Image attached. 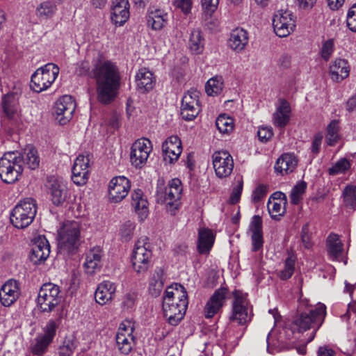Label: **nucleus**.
I'll list each match as a JSON object with an SVG mask.
<instances>
[{
    "instance_id": "obj_50",
    "label": "nucleus",
    "mask_w": 356,
    "mask_h": 356,
    "mask_svg": "<svg viewBox=\"0 0 356 356\" xmlns=\"http://www.w3.org/2000/svg\"><path fill=\"white\" fill-rule=\"evenodd\" d=\"M343 202L346 207L350 209H356V187L353 186H346L343 191Z\"/></svg>"
},
{
    "instance_id": "obj_31",
    "label": "nucleus",
    "mask_w": 356,
    "mask_h": 356,
    "mask_svg": "<svg viewBox=\"0 0 356 356\" xmlns=\"http://www.w3.org/2000/svg\"><path fill=\"white\" fill-rule=\"evenodd\" d=\"M116 291V286L114 283L110 281H104L100 283L95 293L96 302L104 305L113 299Z\"/></svg>"
},
{
    "instance_id": "obj_10",
    "label": "nucleus",
    "mask_w": 356,
    "mask_h": 356,
    "mask_svg": "<svg viewBox=\"0 0 356 356\" xmlns=\"http://www.w3.org/2000/svg\"><path fill=\"white\" fill-rule=\"evenodd\" d=\"M233 294L234 300L229 321L241 325H246L252 318V314L248 308L249 301L247 299V294L240 291H234Z\"/></svg>"
},
{
    "instance_id": "obj_54",
    "label": "nucleus",
    "mask_w": 356,
    "mask_h": 356,
    "mask_svg": "<svg viewBox=\"0 0 356 356\" xmlns=\"http://www.w3.org/2000/svg\"><path fill=\"white\" fill-rule=\"evenodd\" d=\"M199 96H200V92L191 89L188 90L183 97L182 101H181V105H200L199 104Z\"/></svg>"
},
{
    "instance_id": "obj_30",
    "label": "nucleus",
    "mask_w": 356,
    "mask_h": 356,
    "mask_svg": "<svg viewBox=\"0 0 356 356\" xmlns=\"http://www.w3.org/2000/svg\"><path fill=\"white\" fill-rule=\"evenodd\" d=\"M291 106L284 99H280V104L277 106L273 115V121L275 127L283 128L290 120Z\"/></svg>"
},
{
    "instance_id": "obj_16",
    "label": "nucleus",
    "mask_w": 356,
    "mask_h": 356,
    "mask_svg": "<svg viewBox=\"0 0 356 356\" xmlns=\"http://www.w3.org/2000/svg\"><path fill=\"white\" fill-rule=\"evenodd\" d=\"M76 104L70 95H64L59 98L54 107V115L60 124H67L72 118Z\"/></svg>"
},
{
    "instance_id": "obj_43",
    "label": "nucleus",
    "mask_w": 356,
    "mask_h": 356,
    "mask_svg": "<svg viewBox=\"0 0 356 356\" xmlns=\"http://www.w3.org/2000/svg\"><path fill=\"white\" fill-rule=\"evenodd\" d=\"M223 89V79L222 76H214L206 83L205 90L208 95L215 96L220 94Z\"/></svg>"
},
{
    "instance_id": "obj_17",
    "label": "nucleus",
    "mask_w": 356,
    "mask_h": 356,
    "mask_svg": "<svg viewBox=\"0 0 356 356\" xmlns=\"http://www.w3.org/2000/svg\"><path fill=\"white\" fill-rule=\"evenodd\" d=\"M212 159L213 168L218 177L225 178L231 175L234 168V161L228 152H216L212 156Z\"/></svg>"
},
{
    "instance_id": "obj_25",
    "label": "nucleus",
    "mask_w": 356,
    "mask_h": 356,
    "mask_svg": "<svg viewBox=\"0 0 356 356\" xmlns=\"http://www.w3.org/2000/svg\"><path fill=\"white\" fill-rule=\"evenodd\" d=\"M298 160L293 153H284L277 160L275 170L281 175L292 172L298 165Z\"/></svg>"
},
{
    "instance_id": "obj_53",
    "label": "nucleus",
    "mask_w": 356,
    "mask_h": 356,
    "mask_svg": "<svg viewBox=\"0 0 356 356\" xmlns=\"http://www.w3.org/2000/svg\"><path fill=\"white\" fill-rule=\"evenodd\" d=\"M350 166L348 161L345 158H341L332 168H329L328 172L330 175H337L344 173L350 168Z\"/></svg>"
},
{
    "instance_id": "obj_41",
    "label": "nucleus",
    "mask_w": 356,
    "mask_h": 356,
    "mask_svg": "<svg viewBox=\"0 0 356 356\" xmlns=\"http://www.w3.org/2000/svg\"><path fill=\"white\" fill-rule=\"evenodd\" d=\"M57 10L55 3L51 1H45L40 3L35 10L37 17L41 20L51 18Z\"/></svg>"
},
{
    "instance_id": "obj_3",
    "label": "nucleus",
    "mask_w": 356,
    "mask_h": 356,
    "mask_svg": "<svg viewBox=\"0 0 356 356\" xmlns=\"http://www.w3.org/2000/svg\"><path fill=\"white\" fill-rule=\"evenodd\" d=\"M82 224L79 220H67L58 231V247L63 254H75L81 244Z\"/></svg>"
},
{
    "instance_id": "obj_27",
    "label": "nucleus",
    "mask_w": 356,
    "mask_h": 356,
    "mask_svg": "<svg viewBox=\"0 0 356 356\" xmlns=\"http://www.w3.org/2000/svg\"><path fill=\"white\" fill-rule=\"evenodd\" d=\"M102 250L99 247H95L86 254L83 266L88 275H92L102 267Z\"/></svg>"
},
{
    "instance_id": "obj_45",
    "label": "nucleus",
    "mask_w": 356,
    "mask_h": 356,
    "mask_svg": "<svg viewBox=\"0 0 356 356\" xmlns=\"http://www.w3.org/2000/svg\"><path fill=\"white\" fill-rule=\"evenodd\" d=\"M339 131V122L337 120H332L327 128L325 140L328 145L334 146L339 141L340 138Z\"/></svg>"
},
{
    "instance_id": "obj_21",
    "label": "nucleus",
    "mask_w": 356,
    "mask_h": 356,
    "mask_svg": "<svg viewBox=\"0 0 356 356\" xmlns=\"http://www.w3.org/2000/svg\"><path fill=\"white\" fill-rule=\"evenodd\" d=\"M181 152V142L177 136H171L163 143L162 153L165 163L171 164L177 161Z\"/></svg>"
},
{
    "instance_id": "obj_49",
    "label": "nucleus",
    "mask_w": 356,
    "mask_h": 356,
    "mask_svg": "<svg viewBox=\"0 0 356 356\" xmlns=\"http://www.w3.org/2000/svg\"><path fill=\"white\" fill-rule=\"evenodd\" d=\"M307 188L305 181H300L291 190L290 194L291 202L293 204H298L302 199Z\"/></svg>"
},
{
    "instance_id": "obj_47",
    "label": "nucleus",
    "mask_w": 356,
    "mask_h": 356,
    "mask_svg": "<svg viewBox=\"0 0 356 356\" xmlns=\"http://www.w3.org/2000/svg\"><path fill=\"white\" fill-rule=\"evenodd\" d=\"M216 125L220 133L228 134L234 129V120L225 114L220 115L216 119Z\"/></svg>"
},
{
    "instance_id": "obj_46",
    "label": "nucleus",
    "mask_w": 356,
    "mask_h": 356,
    "mask_svg": "<svg viewBox=\"0 0 356 356\" xmlns=\"http://www.w3.org/2000/svg\"><path fill=\"white\" fill-rule=\"evenodd\" d=\"M286 202L280 200L279 202L271 200L268 202L267 207L271 218L275 220H279L280 217L285 213L284 204Z\"/></svg>"
},
{
    "instance_id": "obj_14",
    "label": "nucleus",
    "mask_w": 356,
    "mask_h": 356,
    "mask_svg": "<svg viewBox=\"0 0 356 356\" xmlns=\"http://www.w3.org/2000/svg\"><path fill=\"white\" fill-rule=\"evenodd\" d=\"M152 150L149 140L142 138L136 140L131 148L130 160L131 165L136 168H143Z\"/></svg>"
},
{
    "instance_id": "obj_11",
    "label": "nucleus",
    "mask_w": 356,
    "mask_h": 356,
    "mask_svg": "<svg viewBox=\"0 0 356 356\" xmlns=\"http://www.w3.org/2000/svg\"><path fill=\"white\" fill-rule=\"evenodd\" d=\"M59 286L51 282L44 284L38 293L37 302L40 311L50 312L60 302Z\"/></svg>"
},
{
    "instance_id": "obj_38",
    "label": "nucleus",
    "mask_w": 356,
    "mask_h": 356,
    "mask_svg": "<svg viewBox=\"0 0 356 356\" xmlns=\"http://www.w3.org/2000/svg\"><path fill=\"white\" fill-rule=\"evenodd\" d=\"M188 47L192 53L195 54H201L204 48V38L200 29L191 31L188 39Z\"/></svg>"
},
{
    "instance_id": "obj_56",
    "label": "nucleus",
    "mask_w": 356,
    "mask_h": 356,
    "mask_svg": "<svg viewBox=\"0 0 356 356\" xmlns=\"http://www.w3.org/2000/svg\"><path fill=\"white\" fill-rule=\"evenodd\" d=\"M137 299V293L135 292H129L124 295L122 305L124 309H131L134 308Z\"/></svg>"
},
{
    "instance_id": "obj_19",
    "label": "nucleus",
    "mask_w": 356,
    "mask_h": 356,
    "mask_svg": "<svg viewBox=\"0 0 356 356\" xmlns=\"http://www.w3.org/2000/svg\"><path fill=\"white\" fill-rule=\"evenodd\" d=\"M50 245L44 236H39L35 238L29 254V259L35 265L43 263L49 257Z\"/></svg>"
},
{
    "instance_id": "obj_5",
    "label": "nucleus",
    "mask_w": 356,
    "mask_h": 356,
    "mask_svg": "<svg viewBox=\"0 0 356 356\" xmlns=\"http://www.w3.org/2000/svg\"><path fill=\"white\" fill-rule=\"evenodd\" d=\"M182 192L181 182L179 179H172L167 186H159L156 190V201L165 204L168 211L174 215L179 206Z\"/></svg>"
},
{
    "instance_id": "obj_6",
    "label": "nucleus",
    "mask_w": 356,
    "mask_h": 356,
    "mask_svg": "<svg viewBox=\"0 0 356 356\" xmlns=\"http://www.w3.org/2000/svg\"><path fill=\"white\" fill-rule=\"evenodd\" d=\"M19 152H8L0 159V177L7 184H13L19 180L23 172Z\"/></svg>"
},
{
    "instance_id": "obj_35",
    "label": "nucleus",
    "mask_w": 356,
    "mask_h": 356,
    "mask_svg": "<svg viewBox=\"0 0 356 356\" xmlns=\"http://www.w3.org/2000/svg\"><path fill=\"white\" fill-rule=\"evenodd\" d=\"M148 202L147 199L144 197L143 192L141 189H136L131 194V205L135 209V211L138 214L141 220L147 216Z\"/></svg>"
},
{
    "instance_id": "obj_12",
    "label": "nucleus",
    "mask_w": 356,
    "mask_h": 356,
    "mask_svg": "<svg viewBox=\"0 0 356 356\" xmlns=\"http://www.w3.org/2000/svg\"><path fill=\"white\" fill-rule=\"evenodd\" d=\"M3 117L13 127H18L22 123L21 109L18 97L15 93H8L1 99Z\"/></svg>"
},
{
    "instance_id": "obj_1",
    "label": "nucleus",
    "mask_w": 356,
    "mask_h": 356,
    "mask_svg": "<svg viewBox=\"0 0 356 356\" xmlns=\"http://www.w3.org/2000/svg\"><path fill=\"white\" fill-rule=\"evenodd\" d=\"M96 81L97 100L105 105L116 98L120 86V74L115 64L109 60L99 61L92 70Z\"/></svg>"
},
{
    "instance_id": "obj_32",
    "label": "nucleus",
    "mask_w": 356,
    "mask_h": 356,
    "mask_svg": "<svg viewBox=\"0 0 356 356\" xmlns=\"http://www.w3.org/2000/svg\"><path fill=\"white\" fill-rule=\"evenodd\" d=\"M326 248L331 260H339L342 257L343 244L338 234L331 233L328 235L326 239Z\"/></svg>"
},
{
    "instance_id": "obj_34",
    "label": "nucleus",
    "mask_w": 356,
    "mask_h": 356,
    "mask_svg": "<svg viewBox=\"0 0 356 356\" xmlns=\"http://www.w3.org/2000/svg\"><path fill=\"white\" fill-rule=\"evenodd\" d=\"M19 158L22 159L23 169L25 166L31 170H35L39 167L40 157L38 150L32 147L27 146L22 152H19Z\"/></svg>"
},
{
    "instance_id": "obj_36",
    "label": "nucleus",
    "mask_w": 356,
    "mask_h": 356,
    "mask_svg": "<svg viewBox=\"0 0 356 356\" xmlns=\"http://www.w3.org/2000/svg\"><path fill=\"white\" fill-rule=\"evenodd\" d=\"M215 236L210 229L201 228L198 233V251L201 254H207L211 249L214 243Z\"/></svg>"
},
{
    "instance_id": "obj_18",
    "label": "nucleus",
    "mask_w": 356,
    "mask_h": 356,
    "mask_svg": "<svg viewBox=\"0 0 356 356\" xmlns=\"http://www.w3.org/2000/svg\"><path fill=\"white\" fill-rule=\"evenodd\" d=\"M131 188L130 181L124 176L113 178L108 186L110 199L114 202H120L125 198Z\"/></svg>"
},
{
    "instance_id": "obj_20",
    "label": "nucleus",
    "mask_w": 356,
    "mask_h": 356,
    "mask_svg": "<svg viewBox=\"0 0 356 356\" xmlns=\"http://www.w3.org/2000/svg\"><path fill=\"white\" fill-rule=\"evenodd\" d=\"M89 156L79 155L74 161L72 169V180L78 185H84L88 179L89 175Z\"/></svg>"
},
{
    "instance_id": "obj_13",
    "label": "nucleus",
    "mask_w": 356,
    "mask_h": 356,
    "mask_svg": "<svg viewBox=\"0 0 356 356\" xmlns=\"http://www.w3.org/2000/svg\"><path fill=\"white\" fill-rule=\"evenodd\" d=\"M273 26L275 34L280 37H286L296 26V17L288 9L277 10L273 18Z\"/></svg>"
},
{
    "instance_id": "obj_57",
    "label": "nucleus",
    "mask_w": 356,
    "mask_h": 356,
    "mask_svg": "<svg viewBox=\"0 0 356 356\" xmlns=\"http://www.w3.org/2000/svg\"><path fill=\"white\" fill-rule=\"evenodd\" d=\"M347 26L353 32H356V3L351 6L347 14Z\"/></svg>"
},
{
    "instance_id": "obj_28",
    "label": "nucleus",
    "mask_w": 356,
    "mask_h": 356,
    "mask_svg": "<svg viewBox=\"0 0 356 356\" xmlns=\"http://www.w3.org/2000/svg\"><path fill=\"white\" fill-rule=\"evenodd\" d=\"M248 41V33L243 29L236 28L230 33L228 45L232 50L240 53L245 49Z\"/></svg>"
},
{
    "instance_id": "obj_62",
    "label": "nucleus",
    "mask_w": 356,
    "mask_h": 356,
    "mask_svg": "<svg viewBox=\"0 0 356 356\" xmlns=\"http://www.w3.org/2000/svg\"><path fill=\"white\" fill-rule=\"evenodd\" d=\"M301 239L305 248L309 249L312 247V243L310 241V236L309 234V225L307 224L304 225L302 227Z\"/></svg>"
},
{
    "instance_id": "obj_29",
    "label": "nucleus",
    "mask_w": 356,
    "mask_h": 356,
    "mask_svg": "<svg viewBox=\"0 0 356 356\" xmlns=\"http://www.w3.org/2000/svg\"><path fill=\"white\" fill-rule=\"evenodd\" d=\"M252 232V250L257 252L262 248L264 244L262 219L259 216H254L250 227Z\"/></svg>"
},
{
    "instance_id": "obj_51",
    "label": "nucleus",
    "mask_w": 356,
    "mask_h": 356,
    "mask_svg": "<svg viewBox=\"0 0 356 356\" xmlns=\"http://www.w3.org/2000/svg\"><path fill=\"white\" fill-rule=\"evenodd\" d=\"M200 111V105H181V115L183 119L187 121H191L194 120Z\"/></svg>"
},
{
    "instance_id": "obj_44",
    "label": "nucleus",
    "mask_w": 356,
    "mask_h": 356,
    "mask_svg": "<svg viewBox=\"0 0 356 356\" xmlns=\"http://www.w3.org/2000/svg\"><path fill=\"white\" fill-rule=\"evenodd\" d=\"M51 190V200L55 205H59L65 202L66 198V191L64 185L58 182L52 184Z\"/></svg>"
},
{
    "instance_id": "obj_37",
    "label": "nucleus",
    "mask_w": 356,
    "mask_h": 356,
    "mask_svg": "<svg viewBox=\"0 0 356 356\" xmlns=\"http://www.w3.org/2000/svg\"><path fill=\"white\" fill-rule=\"evenodd\" d=\"M331 78L334 81H341L348 77L349 74V67L344 59H336L330 67Z\"/></svg>"
},
{
    "instance_id": "obj_48",
    "label": "nucleus",
    "mask_w": 356,
    "mask_h": 356,
    "mask_svg": "<svg viewBox=\"0 0 356 356\" xmlns=\"http://www.w3.org/2000/svg\"><path fill=\"white\" fill-rule=\"evenodd\" d=\"M296 259L293 255H290L286 259L284 268L278 273V276L281 280H286L293 275L295 270Z\"/></svg>"
},
{
    "instance_id": "obj_22",
    "label": "nucleus",
    "mask_w": 356,
    "mask_h": 356,
    "mask_svg": "<svg viewBox=\"0 0 356 356\" xmlns=\"http://www.w3.org/2000/svg\"><path fill=\"white\" fill-rule=\"evenodd\" d=\"M227 289L221 287L215 291L204 307V316L207 318L214 316L222 307L226 300Z\"/></svg>"
},
{
    "instance_id": "obj_42",
    "label": "nucleus",
    "mask_w": 356,
    "mask_h": 356,
    "mask_svg": "<svg viewBox=\"0 0 356 356\" xmlns=\"http://www.w3.org/2000/svg\"><path fill=\"white\" fill-rule=\"evenodd\" d=\"M51 343L39 334L32 341L29 350L33 355L42 356L47 352Z\"/></svg>"
},
{
    "instance_id": "obj_39",
    "label": "nucleus",
    "mask_w": 356,
    "mask_h": 356,
    "mask_svg": "<svg viewBox=\"0 0 356 356\" xmlns=\"http://www.w3.org/2000/svg\"><path fill=\"white\" fill-rule=\"evenodd\" d=\"M163 270L161 268H156L150 279L149 284V293L154 297L158 296L163 288Z\"/></svg>"
},
{
    "instance_id": "obj_40",
    "label": "nucleus",
    "mask_w": 356,
    "mask_h": 356,
    "mask_svg": "<svg viewBox=\"0 0 356 356\" xmlns=\"http://www.w3.org/2000/svg\"><path fill=\"white\" fill-rule=\"evenodd\" d=\"M201 2L204 12V20L207 22L205 26L210 29H213L217 26V22L211 19V15L216 10L219 0H202Z\"/></svg>"
},
{
    "instance_id": "obj_4",
    "label": "nucleus",
    "mask_w": 356,
    "mask_h": 356,
    "mask_svg": "<svg viewBox=\"0 0 356 356\" xmlns=\"http://www.w3.org/2000/svg\"><path fill=\"white\" fill-rule=\"evenodd\" d=\"M37 213L36 201L27 197L19 201L10 213V222L17 229H24L33 221Z\"/></svg>"
},
{
    "instance_id": "obj_61",
    "label": "nucleus",
    "mask_w": 356,
    "mask_h": 356,
    "mask_svg": "<svg viewBox=\"0 0 356 356\" xmlns=\"http://www.w3.org/2000/svg\"><path fill=\"white\" fill-rule=\"evenodd\" d=\"M243 190V181H238V184L236 186H235L232 192L230 195L229 202L230 204H236L241 197V193Z\"/></svg>"
},
{
    "instance_id": "obj_24",
    "label": "nucleus",
    "mask_w": 356,
    "mask_h": 356,
    "mask_svg": "<svg viewBox=\"0 0 356 356\" xmlns=\"http://www.w3.org/2000/svg\"><path fill=\"white\" fill-rule=\"evenodd\" d=\"M129 17V3L128 0H115L113 3L111 20L119 26L123 25Z\"/></svg>"
},
{
    "instance_id": "obj_63",
    "label": "nucleus",
    "mask_w": 356,
    "mask_h": 356,
    "mask_svg": "<svg viewBox=\"0 0 356 356\" xmlns=\"http://www.w3.org/2000/svg\"><path fill=\"white\" fill-rule=\"evenodd\" d=\"M266 193H267L266 186L263 184L259 185L255 188V190L253 191V193L252 195V200L255 202L259 201L266 195Z\"/></svg>"
},
{
    "instance_id": "obj_60",
    "label": "nucleus",
    "mask_w": 356,
    "mask_h": 356,
    "mask_svg": "<svg viewBox=\"0 0 356 356\" xmlns=\"http://www.w3.org/2000/svg\"><path fill=\"white\" fill-rule=\"evenodd\" d=\"M334 51V42L332 40H328L323 44L321 49L322 58L327 60Z\"/></svg>"
},
{
    "instance_id": "obj_7",
    "label": "nucleus",
    "mask_w": 356,
    "mask_h": 356,
    "mask_svg": "<svg viewBox=\"0 0 356 356\" xmlns=\"http://www.w3.org/2000/svg\"><path fill=\"white\" fill-rule=\"evenodd\" d=\"M325 315V306L324 305H319L314 309H310L309 312H302L298 314L293 320V325L300 332H305L310 328L315 329L312 337L308 341V342H310L314 338L316 330L322 325Z\"/></svg>"
},
{
    "instance_id": "obj_2",
    "label": "nucleus",
    "mask_w": 356,
    "mask_h": 356,
    "mask_svg": "<svg viewBox=\"0 0 356 356\" xmlns=\"http://www.w3.org/2000/svg\"><path fill=\"white\" fill-rule=\"evenodd\" d=\"M188 296L185 288L176 284L165 291L163 300V315L169 324L177 325L184 318L188 307Z\"/></svg>"
},
{
    "instance_id": "obj_23",
    "label": "nucleus",
    "mask_w": 356,
    "mask_h": 356,
    "mask_svg": "<svg viewBox=\"0 0 356 356\" xmlns=\"http://www.w3.org/2000/svg\"><path fill=\"white\" fill-rule=\"evenodd\" d=\"M20 295L19 283L15 280H8L1 288L0 301L5 307L13 304Z\"/></svg>"
},
{
    "instance_id": "obj_26",
    "label": "nucleus",
    "mask_w": 356,
    "mask_h": 356,
    "mask_svg": "<svg viewBox=\"0 0 356 356\" xmlns=\"http://www.w3.org/2000/svg\"><path fill=\"white\" fill-rule=\"evenodd\" d=\"M147 24L154 31L161 30L168 22V15L165 10L152 8L147 11Z\"/></svg>"
},
{
    "instance_id": "obj_64",
    "label": "nucleus",
    "mask_w": 356,
    "mask_h": 356,
    "mask_svg": "<svg viewBox=\"0 0 356 356\" xmlns=\"http://www.w3.org/2000/svg\"><path fill=\"white\" fill-rule=\"evenodd\" d=\"M175 4L176 7L180 8L185 14H188L191 12L192 7L191 0H176Z\"/></svg>"
},
{
    "instance_id": "obj_59",
    "label": "nucleus",
    "mask_w": 356,
    "mask_h": 356,
    "mask_svg": "<svg viewBox=\"0 0 356 356\" xmlns=\"http://www.w3.org/2000/svg\"><path fill=\"white\" fill-rule=\"evenodd\" d=\"M76 348L74 343L72 340H65L63 346L59 348L60 356H71Z\"/></svg>"
},
{
    "instance_id": "obj_55",
    "label": "nucleus",
    "mask_w": 356,
    "mask_h": 356,
    "mask_svg": "<svg viewBox=\"0 0 356 356\" xmlns=\"http://www.w3.org/2000/svg\"><path fill=\"white\" fill-rule=\"evenodd\" d=\"M134 227V224L129 220L122 225L120 229V235L123 241H128L131 238Z\"/></svg>"
},
{
    "instance_id": "obj_8",
    "label": "nucleus",
    "mask_w": 356,
    "mask_h": 356,
    "mask_svg": "<svg viewBox=\"0 0 356 356\" xmlns=\"http://www.w3.org/2000/svg\"><path fill=\"white\" fill-rule=\"evenodd\" d=\"M152 251L151 244L147 237L140 238L135 244L131 262L135 272L143 274L149 268L152 263Z\"/></svg>"
},
{
    "instance_id": "obj_9",
    "label": "nucleus",
    "mask_w": 356,
    "mask_h": 356,
    "mask_svg": "<svg viewBox=\"0 0 356 356\" xmlns=\"http://www.w3.org/2000/svg\"><path fill=\"white\" fill-rule=\"evenodd\" d=\"M58 74L59 67L57 65L50 63L46 64L36 70L32 74L31 88L36 92L47 90L54 82Z\"/></svg>"
},
{
    "instance_id": "obj_58",
    "label": "nucleus",
    "mask_w": 356,
    "mask_h": 356,
    "mask_svg": "<svg viewBox=\"0 0 356 356\" xmlns=\"http://www.w3.org/2000/svg\"><path fill=\"white\" fill-rule=\"evenodd\" d=\"M273 134L271 127H261L257 131L258 138L262 143L268 142L273 136Z\"/></svg>"
},
{
    "instance_id": "obj_15",
    "label": "nucleus",
    "mask_w": 356,
    "mask_h": 356,
    "mask_svg": "<svg viewBox=\"0 0 356 356\" xmlns=\"http://www.w3.org/2000/svg\"><path fill=\"white\" fill-rule=\"evenodd\" d=\"M134 325L131 321L125 320L120 325L116 334V344L122 354H129L134 345Z\"/></svg>"
},
{
    "instance_id": "obj_52",
    "label": "nucleus",
    "mask_w": 356,
    "mask_h": 356,
    "mask_svg": "<svg viewBox=\"0 0 356 356\" xmlns=\"http://www.w3.org/2000/svg\"><path fill=\"white\" fill-rule=\"evenodd\" d=\"M58 326V323L56 321L49 320L42 329L44 333L39 335L52 343L53 339L56 336Z\"/></svg>"
},
{
    "instance_id": "obj_33",
    "label": "nucleus",
    "mask_w": 356,
    "mask_h": 356,
    "mask_svg": "<svg viewBox=\"0 0 356 356\" xmlns=\"http://www.w3.org/2000/svg\"><path fill=\"white\" fill-rule=\"evenodd\" d=\"M136 81L138 90L144 93L151 90L155 83L153 74L147 68H141L136 75Z\"/></svg>"
}]
</instances>
